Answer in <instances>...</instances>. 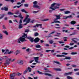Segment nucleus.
Returning <instances> with one entry per match:
<instances>
[{"label":"nucleus","instance_id":"1","mask_svg":"<svg viewBox=\"0 0 79 79\" xmlns=\"http://www.w3.org/2000/svg\"><path fill=\"white\" fill-rule=\"evenodd\" d=\"M61 5V4L59 3H53L52 4L49 9H51L52 10H49V13H52V11L55 10L56 9H58L60 8V6Z\"/></svg>","mask_w":79,"mask_h":79},{"label":"nucleus","instance_id":"2","mask_svg":"<svg viewBox=\"0 0 79 79\" xmlns=\"http://www.w3.org/2000/svg\"><path fill=\"white\" fill-rule=\"evenodd\" d=\"M27 34L24 33L23 35H22V37H20L17 40V42L19 43V44H21V42H24L27 41V40H26V38L27 37Z\"/></svg>","mask_w":79,"mask_h":79},{"label":"nucleus","instance_id":"3","mask_svg":"<svg viewBox=\"0 0 79 79\" xmlns=\"http://www.w3.org/2000/svg\"><path fill=\"white\" fill-rule=\"evenodd\" d=\"M27 39H29L31 42H33L34 41L35 43H37V42H39V40H40V39L39 38H36L34 40V38L30 36L27 37Z\"/></svg>","mask_w":79,"mask_h":79},{"label":"nucleus","instance_id":"4","mask_svg":"<svg viewBox=\"0 0 79 79\" xmlns=\"http://www.w3.org/2000/svg\"><path fill=\"white\" fill-rule=\"evenodd\" d=\"M28 17H29V15H27L26 17V19L23 20V22H26L27 23H25L23 24V25H25L27 24V23H29L30 21H31V19L28 18Z\"/></svg>","mask_w":79,"mask_h":79},{"label":"nucleus","instance_id":"5","mask_svg":"<svg viewBox=\"0 0 79 79\" xmlns=\"http://www.w3.org/2000/svg\"><path fill=\"white\" fill-rule=\"evenodd\" d=\"M33 7L34 8H37L38 9H40V6L37 5V1H35L33 2Z\"/></svg>","mask_w":79,"mask_h":79},{"label":"nucleus","instance_id":"6","mask_svg":"<svg viewBox=\"0 0 79 79\" xmlns=\"http://www.w3.org/2000/svg\"><path fill=\"white\" fill-rule=\"evenodd\" d=\"M16 74L15 73H13L12 74H11L10 75V78H11V79H14V77H15L16 76Z\"/></svg>","mask_w":79,"mask_h":79},{"label":"nucleus","instance_id":"7","mask_svg":"<svg viewBox=\"0 0 79 79\" xmlns=\"http://www.w3.org/2000/svg\"><path fill=\"white\" fill-rule=\"evenodd\" d=\"M21 52V51L19 50H17L15 51V52L14 53L15 55H18V54H19Z\"/></svg>","mask_w":79,"mask_h":79},{"label":"nucleus","instance_id":"8","mask_svg":"<svg viewBox=\"0 0 79 79\" xmlns=\"http://www.w3.org/2000/svg\"><path fill=\"white\" fill-rule=\"evenodd\" d=\"M39 26L40 27V28H42V24H37L35 26L33 27H39Z\"/></svg>","mask_w":79,"mask_h":79},{"label":"nucleus","instance_id":"9","mask_svg":"<svg viewBox=\"0 0 79 79\" xmlns=\"http://www.w3.org/2000/svg\"><path fill=\"white\" fill-rule=\"evenodd\" d=\"M34 58L35 60V61L36 62V63H39V61H38V60H39V57H34Z\"/></svg>","mask_w":79,"mask_h":79},{"label":"nucleus","instance_id":"10","mask_svg":"<svg viewBox=\"0 0 79 79\" xmlns=\"http://www.w3.org/2000/svg\"><path fill=\"white\" fill-rule=\"evenodd\" d=\"M55 16L56 18V19H55V21H56V20H57V19H60V17H61V16H60V15H55Z\"/></svg>","mask_w":79,"mask_h":79},{"label":"nucleus","instance_id":"11","mask_svg":"<svg viewBox=\"0 0 79 79\" xmlns=\"http://www.w3.org/2000/svg\"><path fill=\"white\" fill-rule=\"evenodd\" d=\"M72 73H73V72H70L69 73H65L64 74V76H68V75L71 74Z\"/></svg>","mask_w":79,"mask_h":79},{"label":"nucleus","instance_id":"12","mask_svg":"<svg viewBox=\"0 0 79 79\" xmlns=\"http://www.w3.org/2000/svg\"><path fill=\"white\" fill-rule=\"evenodd\" d=\"M18 63H19V64H23V60H19L18 61Z\"/></svg>","mask_w":79,"mask_h":79},{"label":"nucleus","instance_id":"13","mask_svg":"<svg viewBox=\"0 0 79 79\" xmlns=\"http://www.w3.org/2000/svg\"><path fill=\"white\" fill-rule=\"evenodd\" d=\"M27 71H28V72H31V70H32V69L30 68V67H28L27 69Z\"/></svg>","mask_w":79,"mask_h":79},{"label":"nucleus","instance_id":"14","mask_svg":"<svg viewBox=\"0 0 79 79\" xmlns=\"http://www.w3.org/2000/svg\"><path fill=\"white\" fill-rule=\"evenodd\" d=\"M54 69L56 71H61V69L55 68Z\"/></svg>","mask_w":79,"mask_h":79},{"label":"nucleus","instance_id":"15","mask_svg":"<svg viewBox=\"0 0 79 79\" xmlns=\"http://www.w3.org/2000/svg\"><path fill=\"white\" fill-rule=\"evenodd\" d=\"M56 56L57 57H62L63 56V57H66V56H64L63 55H56Z\"/></svg>","mask_w":79,"mask_h":79},{"label":"nucleus","instance_id":"16","mask_svg":"<svg viewBox=\"0 0 79 79\" xmlns=\"http://www.w3.org/2000/svg\"><path fill=\"white\" fill-rule=\"evenodd\" d=\"M71 57H66L65 58L63 59L64 60H70Z\"/></svg>","mask_w":79,"mask_h":79},{"label":"nucleus","instance_id":"17","mask_svg":"<svg viewBox=\"0 0 79 79\" xmlns=\"http://www.w3.org/2000/svg\"><path fill=\"white\" fill-rule=\"evenodd\" d=\"M21 11H22V12H23V13H28L24 9H22L21 10Z\"/></svg>","mask_w":79,"mask_h":79},{"label":"nucleus","instance_id":"18","mask_svg":"<svg viewBox=\"0 0 79 79\" xmlns=\"http://www.w3.org/2000/svg\"><path fill=\"white\" fill-rule=\"evenodd\" d=\"M3 33H4L6 35H8V32H7V31H3Z\"/></svg>","mask_w":79,"mask_h":79},{"label":"nucleus","instance_id":"19","mask_svg":"<svg viewBox=\"0 0 79 79\" xmlns=\"http://www.w3.org/2000/svg\"><path fill=\"white\" fill-rule=\"evenodd\" d=\"M37 73H38V74H44V73H42L41 72H40V71L39 70H37Z\"/></svg>","mask_w":79,"mask_h":79},{"label":"nucleus","instance_id":"20","mask_svg":"<svg viewBox=\"0 0 79 79\" xmlns=\"http://www.w3.org/2000/svg\"><path fill=\"white\" fill-rule=\"evenodd\" d=\"M60 23V22L59 21H54L53 22H52V23H51V24H53V23Z\"/></svg>","mask_w":79,"mask_h":79},{"label":"nucleus","instance_id":"21","mask_svg":"<svg viewBox=\"0 0 79 79\" xmlns=\"http://www.w3.org/2000/svg\"><path fill=\"white\" fill-rule=\"evenodd\" d=\"M19 29H21L22 28H23V25H22V24H19Z\"/></svg>","mask_w":79,"mask_h":79},{"label":"nucleus","instance_id":"22","mask_svg":"<svg viewBox=\"0 0 79 79\" xmlns=\"http://www.w3.org/2000/svg\"><path fill=\"white\" fill-rule=\"evenodd\" d=\"M71 12L69 11H65L64 12V14L65 15L66 14H69V13H70Z\"/></svg>","mask_w":79,"mask_h":79},{"label":"nucleus","instance_id":"23","mask_svg":"<svg viewBox=\"0 0 79 79\" xmlns=\"http://www.w3.org/2000/svg\"><path fill=\"white\" fill-rule=\"evenodd\" d=\"M71 24H76V22L74 21H72L71 22Z\"/></svg>","mask_w":79,"mask_h":79},{"label":"nucleus","instance_id":"24","mask_svg":"<svg viewBox=\"0 0 79 79\" xmlns=\"http://www.w3.org/2000/svg\"><path fill=\"white\" fill-rule=\"evenodd\" d=\"M2 59L3 60H7L8 59V57L4 56L3 57Z\"/></svg>","mask_w":79,"mask_h":79},{"label":"nucleus","instance_id":"25","mask_svg":"<svg viewBox=\"0 0 79 79\" xmlns=\"http://www.w3.org/2000/svg\"><path fill=\"white\" fill-rule=\"evenodd\" d=\"M44 75H45V76H52V75L47 73H44Z\"/></svg>","mask_w":79,"mask_h":79},{"label":"nucleus","instance_id":"26","mask_svg":"<svg viewBox=\"0 0 79 79\" xmlns=\"http://www.w3.org/2000/svg\"><path fill=\"white\" fill-rule=\"evenodd\" d=\"M19 18H21V19H23V17L22 16V15L21 14H20L19 15H18Z\"/></svg>","mask_w":79,"mask_h":79},{"label":"nucleus","instance_id":"27","mask_svg":"<svg viewBox=\"0 0 79 79\" xmlns=\"http://www.w3.org/2000/svg\"><path fill=\"white\" fill-rule=\"evenodd\" d=\"M3 39V35L0 33V39Z\"/></svg>","mask_w":79,"mask_h":79},{"label":"nucleus","instance_id":"28","mask_svg":"<svg viewBox=\"0 0 79 79\" xmlns=\"http://www.w3.org/2000/svg\"><path fill=\"white\" fill-rule=\"evenodd\" d=\"M8 14L9 15H14V14L11 12H8Z\"/></svg>","mask_w":79,"mask_h":79},{"label":"nucleus","instance_id":"29","mask_svg":"<svg viewBox=\"0 0 79 79\" xmlns=\"http://www.w3.org/2000/svg\"><path fill=\"white\" fill-rule=\"evenodd\" d=\"M10 63V62L7 60H6V64H9Z\"/></svg>","mask_w":79,"mask_h":79},{"label":"nucleus","instance_id":"30","mask_svg":"<svg viewBox=\"0 0 79 79\" xmlns=\"http://www.w3.org/2000/svg\"><path fill=\"white\" fill-rule=\"evenodd\" d=\"M79 3V1H75L74 2V3L75 4V5H77V4L78 3Z\"/></svg>","mask_w":79,"mask_h":79},{"label":"nucleus","instance_id":"31","mask_svg":"<svg viewBox=\"0 0 79 79\" xmlns=\"http://www.w3.org/2000/svg\"><path fill=\"white\" fill-rule=\"evenodd\" d=\"M49 42V44H52L54 42V41L52 40H50Z\"/></svg>","mask_w":79,"mask_h":79},{"label":"nucleus","instance_id":"32","mask_svg":"<svg viewBox=\"0 0 79 79\" xmlns=\"http://www.w3.org/2000/svg\"><path fill=\"white\" fill-rule=\"evenodd\" d=\"M49 19H44L42 20V21H49Z\"/></svg>","mask_w":79,"mask_h":79},{"label":"nucleus","instance_id":"33","mask_svg":"<svg viewBox=\"0 0 79 79\" xmlns=\"http://www.w3.org/2000/svg\"><path fill=\"white\" fill-rule=\"evenodd\" d=\"M9 53V50L7 49L6 50V52L4 53V54H6V53Z\"/></svg>","mask_w":79,"mask_h":79},{"label":"nucleus","instance_id":"34","mask_svg":"<svg viewBox=\"0 0 79 79\" xmlns=\"http://www.w3.org/2000/svg\"><path fill=\"white\" fill-rule=\"evenodd\" d=\"M11 53H14V52L13 51H10L8 52V54H11Z\"/></svg>","mask_w":79,"mask_h":79},{"label":"nucleus","instance_id":"35","mask_svg":"<svg viewBox=\"0 0 79 79\" xmlns=\"http://www.w3.org/2000/svg\"><path fill=\"white\" fill-rule=\"evenodd\" d=\"M35 36H38L39 35V33L37 32H35L34 34Z\"/></svg>","mask_w":79,"mask_h":79},{"label":"nucleus","instance_id":"36","mask_svg":"<svg viewBox=\"0 0 79 79\" xmlns=\"http://www.w3.org/2000/svg\"><path fill=\"white\" fill-rule=\"evenodd\" d=\"M36 48H41V46L40 45H37L35 46Z\"/></svg>","mask_w":79,"mask_h":79},{"label":"nucleus","instance_id":"37","mask_svg":"<svg viewBox=\"0 0 79 79\" xmlns=\"http://www.w3.org/2000/svg\"><path fill=\"white\" fill-rule=\"evenodd\" d=\"M54 62L55 63H56V64H60V62H59L58 61H54Z\"/></svg>","mask_w":79,"mask_h":79},{"label":"nucleus","instance_id":"38","mask_svg":"<svg viewBox=\"0 0 79 79\" xmlns=\"http://www.w3.org/2000/svg\"><path fill=\"white\" fill-rule=\"evenodd\" d=\"M75 39H72V41H73V42H74L75 43H76V40H75Z\"/></svg>","mask_w":79,"mask_h":79},{"label":"nucleus","instance_id":"39","mask_svg":"<svg viewBox=\"0 0 79 79\" xmlns=\"http://www.w3.org/2000/svg\"><path fill=\"white\" fill-rule=\"evenodd\" d=\"M77 54V52H72L71 53V55H76Z\"/></svg>","mask_w":79,"mask_h":79},{"label":"nucleus","instance_id":"40","mask_svg":"<svg viewBox=\"0 0 79 79\" xmlns=\"http://www.w3.org/2000/svg\"><path fill=\"white\" fill-rule=\"evenodd\" d=\"M8 10V8L6 7H4V10H5V11H7Z\"/></svg>","mask_w":79,"mask_h":79},{"label":"nucleus","instance_id":"41","mask_svg":"<svg viewBox=\"0 0 79 79\" xmlns=\"http://www.w3.org/2000/svg\"><path fill=\"white\" fill-rule=\"evenodd\" d=\"M19 11L18 10L15 12V15H18V14H19Z\"/></svg>","mask_w":79,"mask_h":79},{"label":"nucleus","instance_id":"42","mask_svg":"<svg viewBox=\"0 0 79 79\" xmlns=\"http://www.w3.org/2000/svg\"><path fill=\"white\" fill-rule=\"evenodd\" d=\"M24 6L25 7H28L29 6V5L27 4H25Z\"/></svg>","mask_w":79,"mask_h":79},{"label":"nucleus","instance_id":"43","mask_svg":"<svg viewBox=\"0 0 79 79\" xmlns=\"http://www.w3.org/2000/svg\"><path fill=\"white\" fill-rule=\"evenodd\" d=\"M27 69H26L24 72L23 74H26L27 73Z\"/></svg>","mask_w":79,"mask_h":79},{"label":"nucleus","instance_id":"44","mask_svg":"<svg viewBox=\"0 0 79 79\" xmlns=\"http://www.w3.org/2000/svg\"><path fill=\"white\" fill-rule=\"evenodd\" d=\"M72 67H73V68H76V67H77V66L76 65L73 64L72 65Z\"/></svg>","mask_w":79,"mask_h":79},{"label":"nucleus","instance_id":"45","mask_svg":"<svg viewBox=\"0 0 79 79\" xmlns=\"http://www.w3.org/2000/svg\"><path fill=\"white\" fill-rule=\"evenodd\" d=\"M67 18H68L67 16H64L63 17V19H67Z\"/></svg>","mask_w":79,"mask_h":79},{"label":"nucleus","instance_id":"46","mask_svg":"<svg viewBox=\"0 0 79 79\" xmlns=\"http://www.w3.org/2000/svg\"><path fill=\"white\" fill-rule=\"evenodd\" d=\"M7 60H8V61H11V58H7Z\"/></svg>","mask_w":79,"mask_h":79},{"label":"nucleus","instance_id":"47","mask_svg":"<svg viewBox=\"0 0 79 79\" xmlns=\"http://www.w3.org/2000/svg\"><path fill=\"white\" fill-rule=\"evenodd\" d=\"M14 22H16V23H18V20L17 19H14L13 20Z\"/></svg>","mask_w":79,"mask_h":79},{"label":"nucleus","instance_id":"48","mask_svg":"<svg viewBox=\"0 0 79 79\" xmlns=\"http://www.w3.org/2000/svg\"><path fill=\"white\" fill-rule=\"evenodd\" d=\"M29 31V29H27L25 31V32H28Z\"/></svg>","mask_w":79,"mask_h":79},{"label":"nucleus","instance_id":"49","mask_svg":"<svg viewBox=\"0 0 79 79\" xmlns=\"http://www.w3.org/2000/svg\"><path fill=\"white\" fill-rule=\"evenodd\" d=\"M58 42H59V44H63V43H64V42H63V41H58Z\"/></svg>","mask_w":79,"mask_h":79},{"label":"nucleus","instance_id":"50","mask_svg":"<svg viewBox=\"0 0 79 79\" xmlns=\"http://www.w3.org/2000/svg\"><path fill=\"white\" fill-rule=\"evenodd\" d=\"M62 54H63V55H67L68 53L66 52H63L62 53Z\"/></svg>","mask_w":79,"mask_h":79},{"label":"nucleus","instance_id":"51","mask_svg":"<svg viewBox=\"0 0 79 79\" xmlns=\"http://www.w3.org/2000/svg\"><path fill=\"white\" fill-rule=\"evenodd\" d=\"M22 20V19H21L20 21H19V24H21L22 23V20Z\"/></svg>","mask_w":79,"mask_h":79},{"label":"nucleus","instance_id":"52","mask_svg":"<svg viewBox=\"0 0 79 79\" xmlns=\"http://www.w3.org/2000/svg\"><path fill=\"white\" fill-rule=\"evenodd\" d=\"M17 76H21V73H17Z\"/></svg>","mask_w":79,"mask_h":79},{"label":"nucleus","instance_id":"53","mask_svg":"<svg viewBox=\"0 0 79 79\" xmlns=\"http://www.w3.org/2000/svg\"><path fill=\"white\" fill-rule=\"evenodd\" d=\"M79 69H74V71H79Z\"/></svg>","mask_w":79,"mask_h":79},{"label":"nucleus","instance_id":"54","mask_svg":"<svg viewBox=\"0 0 79 79\" xmlns=\"http://www.w3.org/2000/svg\"><path fill=\"white\" fill-rule=\"evenodd\" d=\"M24 2H25V0H22V1L21 2V3H23Z\"/></svg>","mask_w":79,"mask_h":79},{"label":"nucleus","instance_id":"55","mask_svg":"<svg viewBox=\"0 0 79 79\" xmlns=\"http://www.w3.org/2000/svg\"><path fill=\"white\" fill-rule=\"evenodd\" d=\"M5 14L2 15L1 16V17H2V18H3V17H4L5 16Z\"/></svg>","mask_w":79,"mask_h":79},{"label":"nucleus","instance_id":"56","mask_svg":"<svg viewBox=\"0 0 79 79\" xmlns=\"http://www.w3.org/2000/svg\"><path fill=\"white\" fill-rule=\"evenodd\" d=\"M45 46H46V47H49V44H45L44 45Z\"/></svg>","mask_w":79,"mask_h":79},{"label":"nucleus","instance_id":"57","mask_svg":"<svg viewBox=\"0 0 79 79\" xmlns=\"http://www.w3.org/2000/svg\"><path fill=\"white\" fill-rule=\"evenodd\" d=\"M38 12H39V11H33V13H38Z\"/></svg>","mask_w":79,"mask_h":79},{"label":"nucleus","instance_id":"58","mask_svg":"<svg viewBox=\"0 0 79 79\" xmlns=\"http://www.w3.org/2000/svg\"><path fill=\"white\" fill-rule=\"evenodd\" d=\"M2 27H3V29H6V27H5V25H3L2 26Z\"/></svg>","mask_w":79,"mask_h":79},{"label":"nucleus","instance_id":"59","mask_svg":"<svg viewBox=\"0 0 79 79\" xmlns=\"http://www.w3.org/2000/svg\"><path fill=\"white\" fill-rule=\"evenodd\" d=\"M10 1L12 3H14V2H15V0H10Z\"/></svg>","mask_w":79,"mask_h":79},{"label":"nucleus","instance_id":"60","mask_svg":"<svg viewBox=\"0 0 79 79\" xmlns=\"http://www.w3.org/2000/svg\"><path fill=\"white\" fill-rule=\"evenodd\" d=\"M29 50L30 49L29 48H27L26 50V51L27 52H29Z\"/></svg>","mask_w":79,"mask_h":79},{"label":"nucleus","instance_id":"61","mask_svg":"<svg viewBox=\"0 0 79 79\" xmlns=\"http://www.w3.org/2000/svg\"><path fill=\"white\" fill-rule=\"evenodd\" d=\"M33 61H34V60L30 61L29 62L30 63H32Z\"/></svg>","mask_w":79,"mask_h":79},{"label":"nucleus","instance_id":"62","mask_svg":"<svg viewBox=\"0 0 79 79\" xmlns=\"http://www.w3.org/2000/svg\"><path fill=\"white\" fill-rule=\"evenodd\" d=\"M70 45H74V43H72L70 44H69Z\"/></svg>","mask_w":79,"mask_h":79},{"label":"nucleus","instance_id":"63","mask_svg":"<svg viewBox=\"0 0 79 79\" xmlns=\"http://www.w3.org/2000/svg\"><path fill=\"white\" fill-rule=\"evenodd\" d=\"M33 78L34 79H38V77H33Z\"/></svg>","mask_w":79,"mask_h":79},{"label":"nucleus","instance_id":"64","mask_svg":"<svg viewBox=\"0 0 79 79\" xmlns=\"http://www.w3.org/2000/svg\"><path fill=\"white\" fill-rule=\"evenodd\" d=\"M75 74H76V75H78V76H79V72H77L76 73H75Z\"/></svg>","mask_w":79,"mask_h":79}]
</instances>
